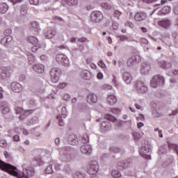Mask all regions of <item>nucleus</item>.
Masks as SVG:
<instances>
[{
    "label": "nucleus",
    "instance_id": "1",
    "mask_svg": "<svg viewBox=\"0 0 178 178\" xmlns=\"http://www.w3.org/2000/svg\"><path fill=\"white\" fill-rule=\"evenodd\" d=\"M0 169L17 178H29L34 176V168L29 169L31 173L29 172V170H25L26 174L24 172H17V168L1 160H0Z\"/></svg>",
    "mask_w": 178,
    "mask_h": 178
},
{
    "label": "nucleus",
    "instance_id": "2",
    "mask_svg": "<svg viewBox=\"0 0 178 178\" xmlns=\"http://www.w3.org/2000/svg\"><path fill=\"white\" fill-rule=\"evenodd\" d=\"M165 84V78L162 75H155L150 81V86L153 88H156L158 86H163Z\"/></svg>",
    "mask_w": 178,
    "mask_h": 178
},
{
    "label": "nucleus",
    "instance_id": "3",
    "mask_svg": "<svg viewBox=\"0 0 178 178\" xmlns=\"http://www.w3.org/2000/svg\"><path fill=\"white\" fill-rule=\"evenodd\" d=\"M15 111L17 115H19V119L22 120L34 112V110H24L22 107H16Z\"/></svg>",
    "mask_w": 178,
    "mask_h": 178
},
{
    "label": "nucleus",
    "instance_id": "4",
    "mask_svg": "<svg viewBox=\"0 0 178 178\" xmlns=\"http://www.w3.org/2000/svg\"><path fill=\"white\" fill-rule=\"evenodd\" d=\"M27 41L30 42L33 47H32V51L37 52L40 48H41V44L38 42V39L35 36L29 35L28 36Z\"/></svg>",
    "mask_w": 178,
    "mask_h": 178
},
{
    "label": "nucleus",
    "instance_id": "5",
    "mask_svg": "<svg viewBox=\"0 0 178 178\" xmlns=\"http://www.w3.org/2000/svg\"><path fill=\"white\" fill-rule=\"evenodd\" d=\"M60 74H62V71L60 70V68H52L50 71L51 81L53 83H58V81H59Z\"/></svg>",
    "mask_w": 178,
    "mask_h": 178
},
{
    "label": "nucleus",
    "instance_id": "6",
    "mask_svg": "<svg viewBox=\"0 0 178 178\" xmlns=\"http://www.w3.org/2000/svg\"><path fill=\"white\" fill-rule=\"evenodd\" d=\"M134 90L137 91V92H140L144 94V92H147L148 90V87L145 86V83L143 81H137L135 82L134 85Z\"/></svg>",
    "mask_w": 178,
    "mask_h": 178
},
{
    "label": "nucleus",
    "instance_id": "7",
    "mask_svg": "<svg viewBox=\"0 0 178 178\" xmlns=\"http://www.w3.org/2000/svg\"><path fill=\"white\" fill-rule=\"evenodd\" d=\"M104 19V14L101 11L95 10L90 14V20L93 23H99Z\"/></svg>",
    "mask_w": 178,
    "mask_h": 178
},
{
    "label": "nucleus",
    "instance_id": "8",
    "mask_svg": "<svg viewBox=\"0 0 178 178\" xmlns=\"http://www.w3.org/2000/svg\"><path fill=\"white\" fill-rule=\"evenodd\" d=\"M99 169V166L98 165V163L97 161H93L90 163L87 171L89 175H97Z\"/></svg>",
    "mask_w": 178,
    "mask_h": 178
},
{
    "label": "nucleus",
    "instance_id": "9",
    "mask_svg": "<svg viewBox=\"0 0 178 178\" xmlns=\"http://www.w3.org/2000/svg\"><path fill=\"white\" fill-rule=\"evenodd\" d=\"M56 60L58 63H60L63 66H67L69 65V59L63 54H58L56 56Z\"/></svg>",
    "mask_w": 178,
    "mask_h": 178
},
{
    "label": "nucleus",
    "instance_id": "10",
    "mask_svg": "<svg viewBox=\"0 0 178 178\" xmlns=\"http://www.w3.org/2000/svg\"><path fill=\"white\" fill-rule=\"evenodd\" d=\"M29 29L31 33H33L35 35L38 34L40 31V26L35 22H31L29 25Z\"/></svg>",
    "mask_w": 178,
    "mask_h": 178
},
{
    "label": "nucleus",
    "instance_id": "11",
    "mask_svg": "<svg viewBox=\"0 0 178 178\" xmlns=\"http://www.w3.org/2000/svg\"><path fill=\"white\" fill-rule=\"evenodd\" d=\"M134 19L136 22H143L147 19V13L138 12L135 14Z\"/></svg>",
    "mask_w": 178,
    "mask_h": 178
},
{
    "label": "nucleus",
    "instance_id": "12",
    "mask_svg": "<svg viewBox=\"0 0 178 178\" xmlns=\"http://www.w3.org/2000/svg\"><path fill=\"white\" fill-rule=\"evenodd\" d=\"M33 69L34 72L38 73L39 74H42L45 72V66L42 64H35L33 65Z\"/></svg>",
    "mask_w": 178,
    "mask_h": 178
},
{
    "label": "nucleus",
    "instance_id": "13",
    "mask_svg": "<svg viewBox=\"0 0 178 178\" xmlns=\"http://www.w3.org/2000/svg\"><path fill=\"white\" fill-rule=\"evenodd\" d=\"M98 101V97L95 94L90 93L88 95V104H96Z\"/></svg>",
    "mask_w": 178,
    "mask_h": 178
},
{
    "label": "nucleus",
    "instance_id": "14",
    "mask_svg": "<svg viewBox=\"0 0 178 178\" xmlns=\"http://www.w3.org/2000/svg\"><path fill=\"white\" fill-rule=\"evenodd\" d=\"M151 70V65L147 63H143L140 68V73L142 74H147Z\"/></svg>",
    "mask_w": 178,
    "mask_h": 178
},
{
    "label": "nucleus",
    "instance_id": "15",
    "mask_svg": "<svg viewBox=\"0 0 178 178\" xmlns=\"http://www.w3.org/2000/svg\"><path fill=\"white\" fill-rule=\"evenodd\" d=\"M108 105H115L118 102V98L114 95H108L106 98Z\"/></svg>",
    "mask_w": 178,
    "mask_h": 178
},
{
    "label": "nucleus",
    "instance_id": "16",
    "mask_svg": "<svg viewBox=\"0 0 178 178\" xmlns=\"http://www.w3.org/2000/svg\"><path fill=\"white\" fill-rule=\"evenodd\" d=\"M137 59H140V56L132 54L131 58L127 60V65L129 67L133 66L137 62Z\"/></svg>",
    "mask_w": 178,
    "mask_h": 178
},
{
    "label": "nucleus",
    "instance_id": "17",
    "mask_svg": "<svg viewBox=\"0 0 178 178\" xmlns=\"http://www.w3.org/2000/svg\"><path fill=\"white\" fill-rule=\"evenodd\" d=\"M81 152L82 154H91V145H83L81 147Z\"/></svg>",
    "mask_w": 178,
    "mask_h": 178
},
{
    "label": "nucleus",
    "instance_id": "18",
    "mask_svg": "<svg viewBox=\"0 0 178 178\" xmlns=\"http://www.w3.org/2000/svg\"><path fill=\"white\" fill-rule=\"evenodd\" d=\"M11 88L14 92H20L22 91V85L19 83H13Z\"/></svg>",
    "mask_w": 178,
    "mask_h": 178
},
{
    "label": "nucleus",
    "instance_id": "19",
    "mask_svg": "<svg viewBox=\"0 0 178 178\" xmlns=\"http://www.w3.org/2000/svg\"><path fill=\"white\" fill-rule=\"evenodd\" d=\"M123 80L127 83V84H130L131 80H133V76L131 73L125 72L123 75Z\"/></svg>",
    "mask_w": 178,
    "mask_h": 178
},
{
    "label": "nucleus",
    "instance_id": "20",
    "mask_svg": "<svg viewBox=\"0 0 178 178\" xmlns=\"http://www.w3.org/2000/svg\"><path fill=\"white\" fill-rule=\"evenodd\" d=\"M13 41V37L12 36H5L1 40V42L3 45H8L9 42Z\"/></svg>",
    "mask_w": 178,
    "mask_h": 178
},
{
    "label": "nucleus",
    "instance_id": "21",
    "mask_svg": "<svg viewBox=\"0 0 178 178\" xmlns=\"http://www.w3.org/2000/svg\"><path fill=\"white\" fill-rule=\"evenodd\" d=\"M158 65L161 69H170V67H172V64L165 61H159Z\"/></svg>",
    "mask_w": 178,
    "mask_h": 178
},
{
    "label": "nucleus",
    "instance_id": "22",
    "mask_svg": "<svg viewBox=\"0 0 178 178\" xmlns=\"http://www.w3.org/2000/svg\"><path fill=\"white\" fill-rule=\"evenodd\" d=\"M81 76L83 80H90V78L91 77V72L87 70H85L81 72Z\"/></svg>",
    "mask_w": 178,
    "mask_h": 178
},
{
    "label": "nucleus",
    "instance_id": "23",
    "mask_svg": "<svg viewBox=\"0 0 178 178\" xmlns=\"http://www.w3.org/2000/svg\"><path fill=\"white\" fill-rule=\"evenodd\" d=\"M55 34H56V31L49 29L47 31V32L44 35V38L47 40H49V38H52V37H55Z\"/></svg>",
    "mask_w": 178,
    "mask_h": 178
},
{
    "label": "nucleus",
    "instance_id": "24",
    "mask_svg": "<svg viewBox=\"0 0 178 178\" xmlns=\"http://www.w3.org/2000/svg\"><path fill=\"white\" fill-rule=\"evenodd\" d=\"M159 24L163 29H168V27L170 26V21H169L168 19H163L159 22Z\"/></svg>",
    "mask_w": 178,
    "mask_h": 178
},
{
    "label": "nucleus",
    "instance_id": "25",
    "mask_svg": "<svg viewBox=\"0 0 178 178\" xmlns=\"http://www.w3.org/2000/svg\"><path fill=\"white\" fill-rule=\"evenodd\" d=\"M9 7H8V4L6 3H0V13H6Z\"/></svg>",
    "mask_w": 178,
    "mask_h": 178
},
{
    "label": "nucleus",
    "instance_id": "26",
    "mask_svg": "<svg viewBox=\"0 0 178 178\" xmlns=\"http://www.w3.org/2000/svg\"><path fill=\"white\" fill-rule=\"evenodd\" d=\"M63 3H67L69 6H73L74 5H77L79 3L78 0H63L62 1Z\"/></svg>",
    "mask_w": 178,
    "mask_h": 178
},
{
    "label": "nucleus",
    "instance_id": "27",
    "mask_svg": "<svg viewBox=\"0 0 178 178\" xmlns=\"http://www.w3.org/2000/svg\"><path fill=\"white\" fill-rule=\"evenodd\" d=\"M110 124L109 122H102L101 129L102 130L108 131L109 130Z\"/></svg>",
    "mask_w": 178,
    "mask_h": 178
},
{
    "label": "nucleus",
    "instance_id": "28",
    "mask_svg": "<svg viewBox=\"0 0 178 178\" xmlns=\"http://www.w3.org/2000/svg\"><path fill=\"white\" fill-rule=\"evenodd\" d=\"M111 176H113V178H120L122 177V174L118 170H113L111 172Z\"/></svg>",
    "mask_w": 178,
    "mask_h": 178
},
{
    "label": "nucleus",
    "instance_id": "29",
    "mask_svg": "<svg viewBox=\"0 0 178 178\" xmlns=\"http://www.w3.org/2000/svg\"><path fill=\"white\" fill-rule=\"evenodd\" d=\"M100 6L102 8H104V9H106L107 10H109V9H112V5L106 3V2H103L101 3Z\"/></svg>",
    "mask_w": 178,
    "mask_h": 178
},
{
    "label": "nucleus",
    "instance_id": "30",
    "mask_svg": "<svg viewBox=\"0 0 178 178\" xmlns=\"http://www.w3.org/2000/svg\"><path fill=\"white\" fill-rule=\"evenodd\" d=\"M170 8L169 6H165L164 8H162L161 10V15H168L170 12Z\"/></svg>",
    "mask_w": 178,
    "mask_h": 178
},
{
    "label": "nucleus",
    "instance_id": "31",
    "mask_svg": "<svg viewBox=\"0 0 178 178\" xmlns=\"http://www.w3.org/2000/svg\"><path fill=\"white\" fill-rule=\"evenodd\" d=\"M105 119H107V120H110V122H116V118L110 114H106Z\"/></svg>",
    "mask_w": 178,
    "mask_h": 178
},
{
    "label": "nucleus",
    "instance_id": "32",
    "mask_svg": "<svg viewBox=\"0 0 178 178\" xmlns=\"http://www.w3.org/2000/svg\"><path fill=\"white\" fill-rule=\"evenodd\" d=\"M169 148L171 149H174V151H176L177 155H178V146L176 144L170 143L168 145Z\"/></svg>",
    "mask_w": 178,
    "mask_h": 178
},
{
    "label": "nucleus",
    "instance_id": "33",
    "mask_svg": "<svg viewBox=\"0 0 178 178\" xmlns=\"http://www.w3.org/2000/svg\"><path fill=\"white\" fill-rule=\"evenodd\" d=\"M20 13L23 16H24V15H27V6L24 5L21 7Z\"/></svg>",
    "mask_w": 178,
    "mask_h": 178
},
{
    "label": "nucleus",
    "instance_id": "34",
    "mask_svg": "<svg viewBox=\"0 0 178 178\" xmlns=\"http://www.w3.org/2000/svg\"><path fill=\"white\" fill-rule=\"evenodd\" d=\"M4 156L8 162H10V161H12V154L9 153L8 151L4 152Z\"/></svg>",
    "mask_w": 178,
    "mask_h": 178
},
{
    "label": "nucleus",
    "instance_id": "35",
    "mask_svg": "<svg viewBox=\"0 0 178 178\" xmlns=\"http://www.w3.org/2000/svg\"><path fill=\"white\" fill-rule=\"evenodd\" d=\"M10 34H12V29H7L3 31L5 37H10Z\"/></svg>",
    "mask_w": 178,
    "mask_h": 178
},
{
    "label": "nucleus",
    "instance_id": "36",
    "mask_svg": "<svg viewBox=\"0 0 178 178\" xmlns=\"http://www.w3.org/2000/svg\"><path fill=\"white\" fill-rule=\"evenodd\" d=\"M45 172L47 175H51V173L54 172V170H52V165H49L45 170Z\"/></svg>",
    "mask_w": 178,
    "mask_h": 178
},
{
    "label": "nucleus",
    "instance_id": "37",
    "mask_svg": "<svg viewBox=\"0 0 178 178\" xmlns=\"http://www.w3.org/2000/svg\"><path fill=\"white\" fill-rule=\"evenodd\" d=\"M65 87H67V83L66 82L60 83L57 86V88H60V90L65 88Z\"/></svg>",
    "mask_w": 178,
    "mask_h": 178
},
{
    "label": "nucleus",
    "instance_id": "38",
    "mask_svg": "<svg viewBox=\"0 0 178 178\" xmlns=\"http://www.w3.org/2000/svg\"><path fill=\"white\" fill-rule=\"evenodd\" d=\"M28 60H29V63L31 64L34 62V60H35V58L34 57V56L33 54H31L28 57Z\"/></svg>",
    "mask_w": 178,
    "mask_h": 178
},
{
    "label": "nucleus",
    "instance_id": "39",
    "mask_svg": "<svg viewBox=\"0 0 178 178\" xmlns=\"http://www.w3.org/2000/svg\"><path fill=\"white\" fill-rule=\"evenodd\" d=\"M98 66L102 67V69H106V65H105L104 61H102L101 60L98 63Z\"/></svg>",
    "mask_w": 178,
    "mask_h": 178
},
{
    "label": "nucleus",
    "instance_id": "40",
    "mask_svg": "<svg viewBox=\"0 0 178 178\" xmlns=\"http://www.w3.org/2000/svg\"><path fill=\"white\" fill-rule=\"evenodd\" d=\"M6 145H8L6 140H0V147H1L2 148H5V147H6Z\"/></svg>",
    "mask_w": 178,
    "mask_h": 178
},
{
    "label": "nucleus",
    "instance_id": "41",
    "mask_svg": "<svg viewBox=\"0 0 178 178\" xmlns=\"http://www.w3.org/2000/svg\"><path fill=\"white\" fill-rule=\"evenodd\" d=\"M29 3L37 6L40 3V0H29Z\"/></svg>",
    "mask_w": 178,
    "mask_h": 178
},
{
    "label": "nucleus",
    "instance_id": "42",
    "mask_svg": "<svg viewBox=\"0 0 178 178\" xmlns=\"http://www.w3.org/2000/svg\"><path fill=\"white\" fill-rule=\"evenodd\" d=\"M115 17H120L122 16V13L118 10L114 11Z\"/></svg>",
    "mask_w": 178,
    "mask_h": 178
},
{
    "label": "nucleus",
    "instance_id": "43",
    "mask_svg": "<svg viewBox=\"0 0 178 178\" xmlns=\"http://www.w3.org/2000/svg\"><path fill=\"white\" fill-rule=\"evenodd\" d=\"M133 136L135 140H138L140 138V134L137 132H134Z\"/></svg>",
    "mask_w": 178,
    "mask_h": 178
},
{
    "label": "nucleus",
    "instance_id": "44",
    "mask_svg": "<svg viewBox=\"0 0 178 178\" xmlns=\"http://www.w3.org/2000/svg\"><path fill=\"white\" fill-rule=\"evenodd\" d=\"M10 111V109L9 108V107H5L4 108H3L2 113L4 114L9 113Z\"/></svg>",
    "mask_w": 178,
    "mask_h": 178
},
{
    "label": "nucleus",
    "instance_id": "45",
    "mask_svg": "<svg viewBox=\"0 0 178 178\" xmlns=\"http://www.w3.org/2000/svg\"><path fill=\"white\" fill-rule=\"evenodd\" d=\"M112 28L113 30H116L117 29L119 28V24L118 22H113L112 25Z\"/></svg>",
    "mask_w": 178,
    "mask_h": 178
},
{
    "label": "nucleus",
    "instance_id": "46",
    "mask_svg": "<svg viewBox=\"0 0 178 178\" xmlns=\"http://www.w3.org/2000/svg\"><path fill=\"white\" fill-rule=\"evenodd\" d=\"M86 9L87 10H91L92 9H94V6H92V4H88L86 6Z\"/></svg>",
    "mask_w": 178,
    "mask_h": 178
},
{
    "label": "nucleus",
    "instance_id": "47",
    "mask_svg": "<svg viewBox=\"0 0 178 178\" xmlns=\"http://www.w3.org/2000/svg\"><path fill=\"white\" fill-rule=\"evenodd\" d=\"M13 140V141H20V136L19 135H15Z\"/></svg>",
    "mask_w": 178,
    "mask_h": 178
},
{
    "label": "nucleus",
    "instance_id": "48",
    "mask_svg": "<svg viewBox=\"0 0 178 178\" xmlns=\"http://www.w3.org/2000/svg\"><path fill=\"white\" fill-rule=\"evenodd\" d=\"M145 118L144 117V115L140 114L138 117L136 118L137 120H145Z\"/></svg>",
    "mask_w": 178,
    "mask_h": 178
},
{
    "label": "nucleus",
    "instance_id": "49",
    "mask_svg": "<svg viewBox=\"0 0 178 178\" xmlns=\"http://www.w3.org/2000/svg\"><path fill=\"white\" fill-rule=\"evenodd\" d=\"M8 76V74L6 72H3L0 74V78H1L2 80H3V79H6Z\"/></svg>",
    "mask_w": 178,
    "mask_h": 178
},
{
    "label": "nucleus",
    "instance_id": "50",
    "mask_svg": "<svg viewBox=\"0 0 178 178\" xmlns=\"http://www.w3.org/2000/svg\"><path fill=\"white\" fill-rule=\"evenodd\" d=\"M63 99H64V101H69V99H70V95L65 94L63 97Z\"/></svg>",
    "mask_w": 178,
    "mask_h": 178
},
{
    "label": "nucleus",
    "instance_id": "51",
    "mask_svg": "<svg viewBox=\"0 0 178 178\" xmlns=\"http://www.w3.org/2000/svg\"><path fill=\"white\" fill-rule=\"evenodd\" d=\"M97 77L99 80H102V79H104V74H102V72H99L97 75Z\"/></svg>",
    "mask_w": 178,
    "mask_h": 178
},
{
    "label": "nucleus",
    "instance_id": "52",
    "mask_svg": "<svg viewBox=\"0 0 178 178\" xmlns=\"http://www.w3.org/2000/svg\"><path fill=\"white\" fill-rule=\"evenodd\" d=\"M57 119L59 120V125L60 126H63V124H64L63 120L60 119V116L58 115Z\"/></svg>",
    "mask_w": 178,
    "mask_h": 178
},
{
    "label": "nucleus",
    "instance_id": "53",
    "mask_svg": "<svg viewBox=\"0 0 178 178\" xmlns=\"http://www.w3.org/2000/svg\"><path fill=\"white\" fill-rule=\"evenodd\" d=\"M154 131H158V133L159 134V137H163V136L162 135V131L159 130V129H158V128L155 129Z\"/></svg>",
    "mask_w": 178,
    "mask_h": 178
},
{
    "label": "nucleus",
    "instance_id": "54",
    "mask_svg": "<svg viewBox=\"0 0 178 178\" xmlns=\"http://www.w3.org/2000/svg\"><path fill=\"white\" fill-rule=\"evenodd\" d=\"M86 62L88 64L91 63V62H92V57L87 58L86 60Z\"/></svg>",
    "mask_w": 178,
    "mask_h": 178
},
{
    "label": "nucleus",
    "instance_id": "55",
    "mask_svg": "<svg viewBox=\"0 0 178 178\" xmlns=\"http://www.w3.org/2000/svg\"><path fill=\"white\" fill-rule=\"evenodd\" d=\"M24 0H11V2H13V3H21Z\"/></svg>",
    "mask_w": 178,
    "mask_h": 178
},
{
    "label": "nucleus",
    "instance_id": "56",
    "mask_svg": "<svg viewBox=\"0 0 178 178\" xmlns=\"http://www.w3.org/2000/svg\"><path fill=\"white\" fill-rule=\"evenodd\" d=\"M112 151L115 152V154H118V152H120V149L115 147L114 149H112Z\"/></svg>",
    "mask_w": 178,
    "mask_h": 178
},
{
    "label": "nucleus",
    "instance_id": "57",
    "mask_svg": "<svg viewBox=\"0 0 178 178\" xmlns=\"http://www.w3.org/2000/svg\"><path fill=\"white\" fill-rule=\"evenodd\" d=\"M137 126H138V129H141V127H143L144 123H143V122H138V123L137 124Z\"/></svg>",
    "mask_w": 178,
    "mask_h": 178
},
{
    "label": "nucleus",
    "instance_id": "58",
    "mask_svg": "<svg viewBox=\"0 0 178 178\" xmlns=\"http://www.w3.org/2000/svg\"><path fill=\"white\" fill-rule=\"evenodd\" d=\"M22 133L24 136H27L29 134V131H27L26 129H22Z\"/></svg>",
    "mask_w": 178,
    "mask_h": 178
},
{
    "label": "nucleus",
    "instance_id": "59",
    "mask_svg": "<svg viewBox=\"0 0 178 178\" xmlns=\"http://www.w3.org/2000/svg\"><path fill=\"white\" fill-rule=\"evenodd\" d=\"M140 29H141L143 33H147V31H148V30L145 27H141Z\"/></svg>",
    "mask_w": 178,
    "mask_h": 178
},
{
    "label": "nucleus",
    "instance_id": "60",
    "mask_svg": "<svg viewBox=\"0 0 178 178\" xmlns=\"http://www.w3.org/2000/svg\"><path fill=\"white\" fill-rule=\"evenodd\" d=\"M54 141H55L56 145H58L59 143H60V139L58 138H56Z\"/></svg>",
    "mask_w": 178,
    "mask_h": 178
},
{
    "label": "nucleus",
    "instance_id": "61",
    "mask_svg": "<svg viewBox=\"0 0 178 178\" xmlns=\"http://www.w3.org/2000/svg\"><path fill=\"white\" fill-rule=\"evenodd\" d=\"M154 8V9H159V8H161V4H155Z\"/></svg>",
    "mask_w": 178,
    "mask_h": 178
},
{
    "label": "nucleus",
    "instance_id": "62",
    "mask_svg": "<svg viewBox=\"0 0 178 178\" xmlns=\"http://www.w3.org/2000/svg\"><path fill=\"white\" fill-rule=\"evenodd\" d=\"M135 106H136V109H140V110L142 109L141 106H140L138 104H135Z\"/></svg>",
    "mask_w": 178,
    "mask_h": 178
},
{
    "label": "nucleus",
    "instance_id": "63",
    "mask_svg": "<svg viewBox=\"0 0 178 178\" xmlns=\"http://www.w3.org/2000/svg\"><path fill=\"white\" fill-rule=\"evenodd\" d=\"M108 44H112V38L108 37Z\"/></svg>",
    "mask_w": 178,
    "mask_h": 178
},
{
    "label": "nucleus",
    "instance_id": "64",
    "mask_svg": "<svg viewBox=\"0 0 178 178\" xmlns=\"http://www.w3.org/2000/svg\"><path fill=\"white\" fill-rule=\"evenodd\" d=\"M172 73H173V74H175V76H177V74H178V70H175Z\"/></svg>",
    "mask_w": 178,
    "mask_h": 178
}]
</instances>
